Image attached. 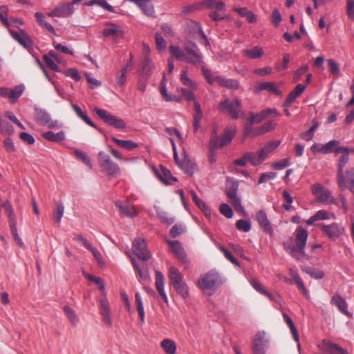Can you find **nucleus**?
Listing matches in <instances>:
<instances>
[{
	"label": "nucleus",
	"instance_id": "nucleus-1",
	"mask_svg": "<svg viewBox=\"0 0 354 354\" xmlns=\"http://www.w3.org/2000/svg\"><path fill=\"white\" fill-rule=\"evenodd\" d=\"M293 236H295V244L291 242H285L283 248L286 252L297 260H308L311 258L310 254H306L305 247L306 245L308 233L302 227H297Z\"/></svg>",
	"mask_w": 354,
	"mask_h": 354
},
{
	"label": "nucleus",
	"instance_id": "nucleus-2",
	"mask_svg": "<svg viewBox=\"0 0 354 354\" xmlns=\"http://www.w3.org/2000/svg\"><path fill=\"white\" fill-rule=\"evenodd\" d=\"M184 48L185 50L176 46L171 45L169 46L170 53L176 59L192 65L203 64V55L200 49L194 43L191 41L185 43Z\"/></svg>",
	"mask_w": 354,
	"mask_h": 354
},
{
	"label": "nucleus",
	"instance_id": "nucleus-3",
	"mask_svg": "<svg viewBox=\"0 0 354 354\" xmlns=\"http://www.w3.org/2000/svg\"><path fill=\"white\" fill-rule=\"evenodd\" d=\"M223 280L219 274L214 271H209L201 276L198 281V287L209 295H213L223 283Z\"/></svg>",
	"mask_w": 354,
	"mask_h": 354
},
{
	"label": "nucleus",
	"instance_id": "nucleus-4",
	"mask_svg": "<svg viewBox=\"0 0 354 354\" xmlns=\"http://www.w3.org/2000/svg\"><path fill=\"white\" fill-rule=\"evenodd\" d=\"M236 127H230L225 129L224 134L222 137H217L216 131L214 129L212 133V138L209 141V148L213 152L214 151L221 148L230 143L232 138L236 135Z\"/></svg>",
	"mask_w": 354,
	"mask_h": 354
},
{
	"label": "nucleus",
	"instance_id": "nucleus-5",
	"mask_svg": "<svg viewBox=\"0 0 354 354\" xmlns=\"http://www.w3.org/2000/svg\"><path fill=\"white\" fill-rule=\"evenodd\" d=\"M218 109L223 113H227L234 120L244 115V113L242 111L241 102L237 98L232 100L226 99L221 102L218 104Z\"/></svg>",
	"mask_w": 354,
	"mask_h": 354
},
{
	"label": "nucleus",
	"instance_id": "nucleus-6",
	"mask_svg": "<svg viewBox=\"0 0 354 354\" xmlns=\"http://www.w3.org/2000/svg\"><path fill=\"white\" fill-rule=\"evenodd\" d=\"M94 111L105 124L109 126L118 129H123L127 127V124L122 119L113 115L106 110L95 108Z\"/></svg>",
	"mask_w": 354,
	"mask_h": 354
},
{
	"label": "nucleus",
	"instance_id": "nucleus-7",
	"mask_svg": "<svg viewBox=\"0 0 354 354\" xmlns=\"http://www.w3.org/2000/svg\"><path fill=\"white\" fill-rule=\"evenodd\" d=\"M311 192L316 199L324 205L336 204V200L331 192L321 184L316 183L311 186Z\"/></svg>",
	"mask_w": 354,
	"mask_h": 354
},
{
	"label": "nucleus",
	"instance_id": "nucleus-8",
	"mask_svg": "<svg viewBox=\"0 0 354 354\" xmlns=\"http://www.w3.org/2000/svg\"><path fill=\"white\" fill-rule=\"evenodd\" d=\"M337 184L342 190L348 189L354 194V167L337 173Z\"/></svg>",
	"mask_w": 354,
	"mask_h": 354
},
{
	"label": "nucleus",
	"instance_id": "nucleus-9",
	"mask_svg": "<svg viewBox=\"0 0 354 354\" xmlns=\"http://www.w3.org/2000/svg\"><path fill=\"white\" fill-rule=\"evenodd\" d=\"M99 165L102 171L109 176H118L120 174V169L118 165L113 162L110 157L103 151L98 153Z\"/></svg>",
	"mask_w": 354,
	"mask_h": 354
},
{
	"label": "nucleus",
	"instance_id": "nucleus-10",
	"mask_svg": "<svg viewBox=\"0 0 354 354\" xmlns=\"http://www.w3.org/2000/svg\"><path fill=\"white\" fill-rule=\"evenodd\" d=\"M133 252L141 260L148 261L151 255L147 249V245L144 239L138 238L133 242Z\"/></svg>",
	"mask_w": 354,
	"mask_h": 354
},
{
	"label": "nucleus",
	"instance_id": "nucleus-11",
	"mask_svg": "<svg viewBox=\"0 0 354 354\" xmlns=\"http://www.w3.org/2000/svg\"><path fill=\"white\" fill-rule=\"evenodd\" d=\"M268 343L266 333L264 332H258L253 341L252 350L254 354H266Z\"/></svg>",
	"mask_w": 354,
	"mask_h": 354
},
{
	"label": "nucleus",
	"instance_id": "nucleus-12",
	"mask_svg": "<svg viewBox=\"0 0 354 354\" xmlns=\"http://www.w3.org/2000/svg\"><path fill=\"white\" fill-rule=\"evenodd\" d=\"M35 119L38 124L46 125L48 128H55L58 126L57 121L52 120L50 115L44 109H35Z\"/></svg>",
	"mask_w": 354,
	"mask_h": 354
},
{
	"label": "nucleus",
	"instance_id": "nucleus-13",
	"mask_svg": "<svg viewBox=\"0 0 354 354\" xmlns=\"http://www.w3.org/2000/svg\"><path fill=\"white\" fill-rule=\"evenodd\" d=\"M75 3H63L56 6L52 11L48 13L49 17H66L73 12Z\"/></svg>",
	"mask_w": 354,
	"mask_h": 354
},
{
	"label": "nucleus",
	"instance_id": "nucleus-14",
	"mask_svg": "<svg viewBox=\"0 0 354 354\" xmlns=\"http://www.w3.org/2000/svg\"><path fill=\"white\" fill-rule=\"evenodd\" d=\"M171 251L183 263L187 262V254L183 248L182 244L178 241L167 240Z\"/></svg>",
	"mask_w": 354,
	"mask_h": 354
},
{
	"label": "nucleus",
	"instance_id": "nucleus-15",
	"mask_svg": "<svg viewBox=\"0 0 354 354\" xmlns=\"http://www.w3.org/2000/svg\"><path fill=\"white\" fill-rule=\"evenodd\" d=\"M323 231L330 239H335L343 234L344 227L337 223H332L330 225L322 226Z\"/></svg>",
	"mask_w": 354,
	"mask_h": 354
},
{
	"label": "nucleus",
	"instance_id": "nucleus-16",
	"mask_svg": "<svg viewBox=\"0 0 354 354\" xmlns=\"http://www.w3.org/2000/svg\"><path fill=\"white\" fill-rule=\"evenodd\" d=\"M136 4L142 11V12L148 17H155V10L153 6L151 3V0H127Z\"/></svg>",
	"mask_w": 354,
	"mask_h": 354
},
{
	"label": "nucleus",
	"instance_id": "nucleus-17",
	"mask_svg": "<svg viewBox=\"0 0 354 354\" xmlns=\"http://www.w3.org/2000/svg\"><path fill=\"white\" fill-rule=\"evenodd\" d=\"M12 37L17 41L24 48L28 49L32 46V42L30 37L25 31L20 30L19 32L10 31Z\"/></svg>",
	"mask_w": 354,
	"mask_h": 354
},
{
	"label": "nucleus",
	"instance_id": "nucleus-18",
	"mask_svg": "<svg viewBox=\"0 0 354 354\" xmlns=\"http://www.w3.org/2000/svg\"><path fill=\"white\" fill-rule=\"evenodd\" d=\"M115 204L122 215L133 218L138 214V211L133 205L129 204L122 205V202L120 201H116Z\"/></svg>",
	"mask_w": 354,
	"mask_h": 354
},
{
	"label": "nucleus",
	"instance_id": "nucleus-19",
	"mask_svg": "<svg viewBox=\"0 0 354 354\" xmlns=\"http://www.w3.org/2000/svg\"><path fill=\"white\" fill-rule=\"evenodd\" d=\"M335 153H341L342 155L337 164V173L344 171V168L349 160V149L347 147H338L335 149Z\"/></svg>",
	"mask_w": 354,
	"mask_h": 354
},
{
	"label": "nucleus",
	"instance_id": "nucleus-20",
	"mask_svg": "<svg viewBox=\"0 0 354 354\" xmlns=\"http://www.w3.org/2000/svg\"><path fill=\"white\" fill-rule=\"evenodd\" d=\"M155 286L161 298L165 302L167 303L168 299L164 290L165 277L160 271H156Z\"/></svg>",
	"mask_w": 354,
	"mask_h": 354
},
{
	"label": "nucleus",
	"instance_id": "nucleus-21",
	"mask_svg": "<svg viewBox=\"0 0 354 354\" xmlns=\"http://www.w3.org/2000/svg\"><path fill=\"white\" fill-rule=\"evenodd\" d=\"M103 35L105 37L117 38L123 36L124 32L120 26L111 23L107 24L106 28L103 30Z\"/></svg>",
	"mask_w": 354,
	"mask_h": 354
},
{
	"label": "nucleus",
	"instance_id": "nucleus-22",
	"mask_svg": "<svg viewBox=\"0 0 354 354\" xmlns=\"http://www.w3.org/2000/svg\"><path fill=\"white\" fill-rule=\"evenodd\" d=\"M100 312L103 318V321L109 326H111L112 320L110 316V308L109 301L106 297L100 299Z\"/></svg>",
	"mask_w": 354,
	"mask_h": 354
},
{
	"label": "nucleus",
	"instance_id": "nucleus-23",
	"mask_svg": "<svg viewBox=\"0 0 354 354\" xmlns=\"http://www.w3.org/2000/svg\"><path fill=\"white\" fill-rule=\"evenodd\" d=\"M331 304L336 306L342 313L347 317H351V314L348 310L347 303L341 296L334 295L331 299Z\"/></svg>",
	"mask_w": 354,
	"mask_h": 354
},
{
	"label": "nucleus",
	"instance_id": "nucleus-24",
	"mask_svg": "<svg viewBox=\"0 0 354 354\" xmlns=\"http://www.w3.org/2000/svg\"><path fill=\"white\" fill-rule=\"evenodd\" d=\"M321 346L324 351L330 354H348L344 348L326 340H323Z\"/></svg>",
	"mask_w": 354,
	"mask_h": 354
},
{
	"label": "nucleus",
	"instance_id": "nucleus-25",
	"mask_svg": "<svg viewBox=\"0 0 354 354\" xmlns=\"http://www.w3.org/2000/svg\"><path fill=\"white\" fill-rule=\"evenodd\" d=\"M215 80L218 85L229 89L237 90L239 88V82L234 79H226L221 76H216Z\"/></svg>",
	"mask_w": 354,
	"mask_h": 354
},
{
	"label": "nucleus",
	"instance_id": "nucleus-26",
	"mask_svg": "<svg viewBox=\"0 0 354 354\" xmlns=\"http://www.w3.org/2000/svg\"><path fill=\"white\" fill-rule=\"evenodd\" d=\"M306 86L299 84L296 86L295 88L289 93L285 102V106H289L305 90Z\"/></svg>",
	"mask_w": 354,
	"mask_h": 354
},
{
	"label": "nucleus",
	"instance_id": "nucleus-27",
	"mask_svg": "<svg viewBox=\"0 0 354 354\" xmlns=\"http://www.w3.org/2000/svg\"><path fill=\"white\" fill-rule=\"evenodd\" d=\"M41 136L46 140L53 142H59L65 140V133L61 131L57 133H54L52 131H48L41 133Z\"/></svg>",
	"mask_w": 354,
	"mask_h": 354
},
{
	"label": "nucleus",
	"instance_id": "nucleus-28",
	"mask_svg": "<svg viewBox=\"0 0 354 354\" xmlns=\"http://www.w3.org/2000/svg\"><path fill=\"white\" fill-rule=\"evenodd\" d=\"M243 55L248 59H255L261 58L264 55V50L261 47L256 46L252 48L243 50Z\"/></svg>",
	"mask_w": 354,
	"mask_h": 354
},
{
	"label": "nucleus",
	"instance_id": "nucleus-29",
	"mask_svg": "<svg viewBox=\"0 0 354 354\" xmlns=\"http://www.w3.org/2000/svg\"><path fill=\"white\" fill-rule=\"evenodd\" d=\"M158 178L166 185H171L177 181V178L174 177L171 171L165 167H161V172L157 174Z\"/></svg>",
	"mask_w": 354,
	"mask_h": 354
},
{
	"label": "nucleus",
	"instance_id": "nucleus-30",
	"mask_svg": "<svg viewBox=\"0 0 354 354\" xmlns=\"http://www.w3.org/2000/svg\"><path fill=\"white\" fill-rule=\"evenodd\" d=\"M272 111V109H266L258 113L254 114L250 113L249 115V118H248V120L250 121L251 123L254 124L260 123L262 120L266 118L269 114H271Z\"/></svg>",
	"mask_w": 354,
	"mask_h": 354
},
{
	"label": "nucleus",
	"instance_id": "nucleus-31",
	"mask_svg": "<svg viewBox=\"0 0 354 354\" xmlns=\"http://www.w3.org/2000/svg\"><path fill=\"white\" fill-rule=\"evenodd\" d=\"M255 90L257 92H261L262 91L267 90L276 95H281V91L278 89L277 86L274 83L269 82H263L259 83L255 87Z\"/></svg>",
	"mask_w": 354,
	"mask_h": 354
},
{
	"label": "nucleus",
	"instance_id": "nucleus-32",
	"mask_svg": "<svg viewBox=\"0 0 354 354\" xmlns=\"http://www.w3.org/2000/svg\"><path fill=\"white\" fill-rule=\"evenodd\" d=\"M71 107L77 115L85 123L93 128H96L95 123L90 119L87 113L83 111L78 105L72 103Z\"/></svg>",
	"mask_w": 354,
	"mask_h": 354
},
{
	"label": "nucleus",
	"instance_id": "nucleus-33",
	"mask_svg": "<svg viewBox=\"0 0 354 354\" xmlns=\"http://www.w3.org/2000/svg\"><path fill=\"white\" fill-rule=\"evenodd\" d=\"M169 278L173 286L183 282V275L176 268L173 266L169 268Z\"/></svg>",
	"mask_w": 354,
	"mask_h": 354
},
{
	"label": "nucleus",
	"instance_id": "nucleus-34",
	"mask_svg": "<svg viewBox=\"0 0 354 354\" xmlns=\"http://www.w3.org/2000/svg\"><path fill=\"white\" fill-rule=\"evenodd\" d=\"M335 218V216L333 213H330L326 210H319L315 214L312 216L307 221H319Z\"/></svg>",
	"mask_w": 354,
	"mask_h": 354
},
{
	"label": "nucleus",
	"instance_id": "nucleus-35",
	"mask_svg": "<svg viewBox=\"0 0 354 354\" xmlns=\"http://www.w3.org/2000/svg\"><path fill=\"white\" fill-rule=\"evenodd\" d=\"M111 140L120 147L131 151L138 147V144L131 140H123L115 137H111Z\"/></svg>",
	"mask_w": 354,
	"mask_h": 354
},
{
	"label": "nucleus",
	"instance_id": "nucleus-36",
	"mask_svg": "<svg viewBox=\"0 0 354 354\" xmlns=\"http://www.w3.org/2000/svg\"><path fill=\"white\" fill-rule=\"evenodd\" d=\"M160 346L167 354L176 353V345L173 340L165 339L161 342Z\"/></svg>",
	"mask_w": 354,
	"mask_h": 354
},
{
	"label": "nucleus",
	"instance_id": "nucleus-37",
	"mask_svg": "<svg viewBox=\"0 0 354 354\" xmlns=\"http://www.w3.org/2000/svg\"><path fill=\"white\" fill-rule=\"evenodd\" d=\"M279 145L280 142L279 140L269 142L261 150H259V151L261 153L263 156H265V159H266L269 153L277 149Z\"/></svg>",
	"mask_w": 354,
	"mask_h": 354
},
{
	"label": "nucleus",
	"instance_id": "nucleus-38",
	"mask_svg": "<svg viewBox=\"0 0 354 354\" xmlns=\"http://www.w3.org/2000/svg\"><path fill=\"white\" fill-rule=\"evenodd\" d=\"M239 183L237 181L227 180L226 186V194L228 198H234L236 196Z\"/></svg>",
	"mask_w": 354,
	"mask_h": 354
},
{
	"label": "nucleus",
	"instance_id": "nucleus-39",
	"mask_svg": "<svg viewBox=\"0 0 354 354\" xmlns=\"http://www.w3.org/2000/svg\"><path fill=\"white\" fill-rule=\"evenodd\" d=\"M64 312L69 322L72 325L76 326L79 322V318L76 315L75 310L68 306H64L63 308Z\"/></svg>",
	"mask_w": 354,
	"mask_h": 354
},
{
	"label": "nucleus",
	"instance_id": "nucleus-40",
	"mask_svg": "<svg viewBox=\"0 0 354 354\" xmlns=\"http://www.w3.org/2000/svg\"><path fill=\"white\" fill-rule=\"evenodd\" d=\"M86 5L87 6H93L95 5H97L111 12H115V10L114 9V8L110 4H109L106 0H92L88 3H86Z\"/></svg>",
	"mask_w": 354,
	"mask_h": 354
},
{
	"label": "nucleus",
	"instance_id": "nucleus-41",
	"mask_svg": "<svg viewBox=\"0 0 354 354\" xmlns=\"http://www.w3.org/2000/svg\"><path fill=\"white\" fill-rule=\"evenodd\" d=\"M205 5L207 8L214 9L217 11L224 10L225 8V3L217 0H206Z\"/></svg>",
	"mask_w": 354,
	"mask_h": 354
},
{
	"label": "nucleus",
	"instance_id": "nucleus-42",
	"mask_svg": "<svg viewBox=\"0 0 354 354\" xmlns=\"http://www.w3.org/2000/svg\"><path fill=\"white\" fill-rule=\"evenodd\" d=\"M180 81L183 85L195 90L197 88V85L188 77V71L183 70L180 74Z\"/></svg>",
	"mask_w": 354,
	"mask_h": 354
},
{
	"label": "nucleus",
	"instance_id": "nucleus-43",
	"mask_svg": "<svg viewBox=\"0 0 354 354\" xmlns=\"http://www.w3.org/2000/svg\"><path fill=\"white\" fill-rule=\"evenodd\" d=\"M250 156L249 162L253 165L257 166L261 165L266 159L261 153L259 151L256 153L248 152Z\"/></svg>",
	"mask_w": 354,
	"mask_h": 354
},
{
	"label": "nucleus",
	"instance_id": "nucleus-44",
	"mask_svg": "<svg viewBox=\"0 0 354 354\" xmlns=\"http://www.w3.org/2000/svg\"><path fill=\"white\" fill-rule=\"evenodd\" d=\"M131 262L133 266L134 269L137 272V274L138 275L139 279L141 280H146L149 277L148 270L146 266H143L142 268H140L138 266V264L136 263L135 259L131 258Z\"/></svg>",
	"mask_w": 354,
	"mask_h": 354
},
{
	"label": "nucleus",
	"instance_id": "nucleus-45",
	"mask_svg": "<svg viewBox=\"0 0 354 354\" xmlns=\"http://www.w3.org/2000/svg\"><path fill=\"white\" fill-rule=\"evenodd\" d=\"M14 132V129L8 121L0 120V133L4 136H10Z\"/></svg>",
	"mask_w": 354,
	"mask_h": 354
},
{
	"label": "nucleus",
	"instance_id": "nucleus-46",
	"mask_svg": "<svg viewBox=\"0 0 354 354\" xmlns=\"http://www.w3.org/2000/svg\"><path fill=\"white\" fill-rule=\"evenodd\" d=\"M24 90V87L21 85H19L10 90V93L8 95V98L12 101V102H15L23 93Z\"/></svg>",
	"mask_w": 354,
	"mask_h": 354
},
{
	"label": "nucleus",
	"instance_id": "nucleus-47",
	"mask_svg": "<svg viewBox=\"0 0 354 354\" xmlns=\"http://www.w3.org/2000/svg\"><path fill=\"white\" fill-rule=\"evenodd\" d=\"M283 317L286 322V323L287 324V325L288 326V327L290 328V331L292 334V336H293V338L296 341V342H298L299 341V335H298V333H297V329L294 325V323L292 322V320L291 319V318L285 313H283Z\"/></svg>",
	"mask_w": 354,
	"mask_h": 354
},
{
	"label": "nucleus",
	"instance_id": "nucleus-48",
	"mask_svg": "<svg viewBox=\"0 0 354 354\" xmlns=\"http://www.w3.org/2000/svg\"><path fill=\"white\" fill-rule=\"evenodd\" d=\"M55 57V53L52 51L49 52L48 55H44L43 59L45 62L46 66L50 68L51 70L54 71H58L59 67L55 63L53 58Z\"/></svg>",
	"mask_w": 354,
	"mask_h": 354
},
{
	"label": "nucleus",
	"instance_id": "nucleus-49",
	"mask_svg": "<svg viewBox=\"0 0 354 354\" xmlns=\"http://www.w3.org/2000/svg\"><path fill=\"white\" fill-rule=\"evenodd\" d=\"M174 288L178 294L180 295L183 299H185L189 296V288L186 283L183 281L174 286Z\"/></svg>",
	"mask_w": 354,
	"mask_h": 354
},
{
	"label": "nucleus",
	"instance_id": "nucleus-50",
	"mask_svg": "<svg viewBox=\"0 0 354 354\" xmlns=\"http://www.w3.org/2000/svg\"><path fill=\"white\" fill-rule=\"evenodd\" d=\"M339 142L337 140H330L326 145L322 146V153L326 154L331 152L334 149L335 150L339 147Z\"/></svg>",
	"mask_w": 354,
	"mask_h": 354
},
{
	"label": "nucleus",
	"instance_id": "nucleus-51",
	"mask_svg": "<svg viewBox=\"0 0 354 354\" xmlns=\"http://www.w3.org/2000/svg\"><path fill=\"white\" fill-rule=\"evenodd\" d=\"M179 167L189 175H192L195 169V165L189 160H184L179 164Z\"/></svg>",
	"mask_w": 354,
	"mask_h": 354
},
{
	"label": "nucleus",
	"instance_id": "nucleus-52",
	"mask_svg": "<svg viewBox=\"0 0 354 354\" xmlns=\"http://www.w3.org/2000/svg\"><path fill=\"white\" fill-rule=\"evenodd\" d=\"M319 124L317 122H314L313 125L307 131L303 132L301 134V138L306 141H310L313 139L314 131L318 128Z\"/></svg>",
	"mask_w": 354,
	"mask_h": 354
},
{
	"label": "nucleus",
	"instance_id": "nucleus-53",
	"mask_svg": "<svg viewBox=\"0 0 354 354\" xmlns=\"http://www.w3.org/2000/svg\"><path fill=\"white\" fill-rule=\"evenodd\" d=\"M251 285L257 292L267 296L270 299H272L271 294L269 293L266 289H264L261 283H259L258 281L253 279L251 281Z\"/></svg>",
	"mask_w": 354,
	"mask_h": 354
},
{
	"label": "nucleus",
	"instance_id": "nucleus-54",
	"mask_svg": "<svg viewBox=\"0 0 354 354\" xmlns=\"http://www.w3.org/2000/svg\"><path fill=\"white\" fill-rule=\"evenodd\" d=\"M290 158H286L274 162L272 164V168L277 170H281L290 165Z\"/></svg>",
	"mask_w": 354,
	"mask_h": 354
},
{
	"label": "nucleus",
	"instance_id": "nucleus-55",
	"mask_svg": "<svg viewBox=\"0 0 354 354\" xmlns=\"http://www.w3.org/2000/svg\"><path fill=\"white\" fill-rule=\"evenodd\" d=\"M64 207L61 203H57L53 211V218L56 221H60L64 214Z\"/></svg>",
	"mask_w": 354,
	"mask_h": 354
},
{
	"label": "nucleus",
	"instance_id": "nucleus-56",
	"mask_svg": "<svg viewBox=\"0 0 354 354\" xmlns=\"http://www.w3.org/2000/svg\"><path fill=\"white\" fill-rule=\"evenodd\" d=\"M8 7L6 6H1L0 7V19L6 27H9L10 26V23L8 19Z\"/></svg>",
	"mask_w": 354,
	"mask_h": 354
},
{
	"label": "nucleus",
	"instance_id": "nucleus-57",
	"mask_svg": "<svg viewBox=\"0 0 354 354\" xmlns=\"http://www.w3.org/2000/svg\"><path fill=\"white\" fill-rule=\"evenodd\" d=\"M127 68H122L120 73L117 74L116 84L118 86H122L125 84L127 80Z\"/></svg>",
	"mask_w": 354,
	"mask_h": 354
},
{
	"label": "nucleus",
	"instance_id": "nucleus-58",
	"mask_svg": "<svg viewBox=\"0 0 354 354\" xmlns=\"http://www.w3.org/2000/svg\"><path fill=\"white\" fill-rule=\"evenodd\" d=\"M84 276L88 279L89 281L94 282L96 285H97L98 288L100 290H104V285L103 283V281L101 278L93 276L91 274H89L88 273H84Z\"/></svg>",
	"mask_w": 354,
	"mask_h": 354
},
{
	"label": "nucleus",
	"instance_id": "nucleus-59",
	"mask_svg": "<svg viewBox=\"0 0 354 354\" xmlns=\"http://www.w3.org/2000/svg\"><path fill=\"white\" fill-rule=\"evenodd\" d=\"M250 156L249 153H245L242 157L234 160L233 161V165L240 167L245 166L247 163L249 162Z\"/></svg>",
	"mask_w": 354,
	"mask_h": 354
},
{
	"label": "nucleus",
	"instance_id": "nucleus-60",
	"mask_svg": "<svg viewBox=\"0 0 354 354\" xmlns=\"http://www.w3.org/2000/svg\"><path fill=\"white\" fill-rule=\"evenodd\" d=\"M290 62V54L285 53L283 57V63H277L276 64L275 68L277 71H280L282 70H285L288 68V63Z\"/></svg>",
	"mask_w": 354,
	"mask_h": 354
},
{
	"label": "nucleus",
	"instance_id": "nucleus-61",
	"mask_svg": "<svg viewBox=\"0 0 354 354\" xmlns=\"http://www.w3.org/2000/svg\"><path fill=\"white\" fill-rule=\"evenodd\" d=\"M77 157L80 159L83 162H84L87 166H88L91 169L92 168V162L91 158L87 156V154L83 151H77L75 152Z\"/></svg>",
	"mask_w": 354,
	"mask_h": 354
},
{
	"label": "nucleus",
	"instance_id": "nucleus-62",
	"mask_svg": "<svg viewBox=\"0 0 354 354\" xmlns=\"http://www.w3.org/2000/svg\"><path fill=\"white\" fill-rule=\"evenodd\" d=\"M220 212L227 218H231L233 216L232 208L227 204H221L220 205Z\"/></svg>",
	"mask_w": 354,
	"mask_h": 354
},
{
	"label": "nucleus",
	"instance_id": "nucleus-63",
	"mask_svg": "<svg viewBox=\"0 0 354 354\" xmlns=\"http://www.w3.org/2000/svg\"><path fill=\"white\" fill-rule=\"evenodd\" d=\"M346 15L350 19L354 21V0L346 1Z\"/></svg>",
	"mask_w": 354,
	"mask_h": 354
},
{
	"label": "nucleus",
	"instance_id": "nucleus-64",
	"mask_svg": "<svg viewBox=\"0 0 354 354\" xmlns=\"http://www.w3.org/2000/svg\"><path fill=\"white\" fill-rule=\"evenodd\" d=\"M185 231V229L181 225H175L172 227V228L170 230V235L175 238L181 234H183Z\"/></svg>",
	"mask_w": 354,
	"mask_h": 354
}]
</instances>
